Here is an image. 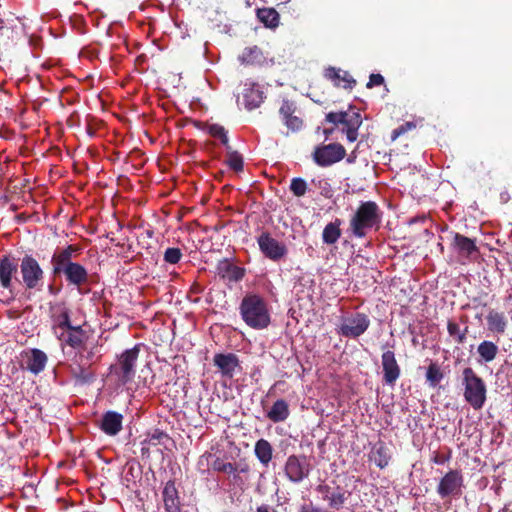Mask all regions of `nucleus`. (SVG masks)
<instances>
[{"mask_svg":"<svg viewBox=\"0 0 512 512\" xmlns=\"http://www.w3.org/2000/svg\"><path fill=\"white\" fill-rule=\"evenodd\" d=\"M242 320L252 329L262 330L270 324V312L266 301L256 294L246 295L239 306Z\"/></svg>","mask_w":512,"mask_h":512,"instance_id":"1","label":"nucleus"},{"mask_svg":"<svg viewBox=\"0 0 512 512\" xmlns=\"http://www.w3.org/2000/svg\"><path fill=\"white\" fill-rule=\"evenodd\" d=\"M381 222V211L373 201L362 202L350 219V230L357 238L366 236L367 231Z\"/></svg>","mask_w":512,"mask_h":512,"instance_id":"2","label":"nucleus"},{"mask_svg":"<svg viewBox=\"0 0 512 512\" xmlns=\"http://www.w3.org/2000/svg\"><path fill=\"white\" fill-rule=\"evenodd\" d=\"M462 385L464 399L475 410L481 409L486 402L487 388L484 380L479 377L471 367L462 371Z\"/></svg>","mask_w":512,"mask_h":512,"instance_id":"3","label":"nucleus"},{"mask_svg":"<svg viewBox=\"0 0 512 512\" xmlns=\"http://www.w3.org/2000/svg\"><path fill=\"white\" fill-rule=\"evenodd\" d=\"M20 269V283L28 290H41L44 281V271L38 261L26 254L18 263Z\"/></svg>","mask_w":512,"mask_h":512,"instance_id":"4","label":"nucleus"},{"mask_svg":"<svg viewBox=\"0 0 512 512\" xmlns=\"http://www.w3.org/2000/svg\"><path fill=\"white\" fill-rule=\"evenodd\" d=\"M138 356L139 345L127 349L120 355L118 363L114 366V372L121 384L125 385L133 380Z\"/></svg>","mask_w":512,"mask_h":512,"instance_id":"5","label":"nucleus"},{"mask_svg":"<svg viewBox=\"0 0 512 512\" xmlns=\"http://www.w3.org/2000/svg\"><path fill=\"white\" fill-rule=\"evenodd\" d=\"M346 155L345 148L339 143L317 146L313 152V160L321 167L331 166L341 161Z\"/></svg>","mask_w":512,"mask_h":512,"instance_id":"6","label":"nucleus"},{"mask_svg":"<svg viewBox=\"0 0 512 512\" xmlns=\"http://www.w3.org/2000/svg\"><path fill=\"white\" fill-rule=\"evenodd\" d=\"M370 320L363 313H356L342 318L338 333L344 337L356 338L362 335L369 327Z\"/></svg>","mask_w":512,"mask_h":512,"instance_id":"7","label":"nucleus"},{"mask_svg":"<svg viewBox=\"0 0 512 512\" xmlns=\"http://www.w3.org/2000/svg\"><path fill=\"white\" fill-rule=\"evenodd\" d=\"M463 476L458 470H450L441 479L437 486L438 495L444 499L461 495Z\"/></svg>","mask_w":512,"mask_h":512,"instance_id":"8","label":"nucleus"},{"mask_svg":"<svg viewBox=\"0 0 512 512\" xmlns=\"http://www.w3.org/2000/svg\"><path fill=\"white\" fill-rule=\"evenodd\" d=\"M285 475L293 483H300L309 476L310 464L305 456L290 455L284 466Z\"/></svg>","mask_w":512,"mask_h":512,"instance_id":"9","label":"nucleus"},{"mask_svg":"<svg viewBox=\"0 0 512 512\" xmlns=\"http://www.w3.org/2000/svg\"><path fill=\"white\" fill-rule=\"evenodd\" d=\"M260 251L272 261H279L287 254L285 244L273 238L269 233L264 232L257 238Z\"/></svg>","mask_w":512,"mask_h":512,"instance_id":"10","label":"nucleus"},{"mask_svg":"<svg viewBox=\"0 0 512 512\" xmlns=\"http://www.w3.org/2000/svg\"><path fill=\"white\" fill-rule=\"evenodd\" d=\"M18 261L10 256H3L0 259V286L13 293V280L18 281L16 275L18 272Z\"/></svg>","mask_w":512,"mask_h":512,"instance_id":"11","label":"nucleus"},{"mask_svg":"<svg viewBox=\"0 0 512 512\" xmlns=\"http://www.w3.org/2000/svg\"><path fill=\"white\" fill-rule=\"evenodd\" d=\"M62 344L68 345L73 349H80L85 345L88 338L87 333L82 329L81 326L69 325L64 330L58 332L56 330L55 335Z\"/></svg>","mask_w":512,"mask_h":512,"instance_id":"12","label":"nucleus"},{"mask_svg":"<svg viewBox=\"0 0 512 512\" xmlns=\"http://www.w3.org/2000/svg\"><path fill=\"white\" fill-rule=\"evenodd\" d=\"M49 316L53 323L52 328L56 335L58 332L64 330L66 327L71 325L69 310L64 302H50L49 303Z\"/></svg>","mask_w":512,"mask_h":512,"instance_id":"13","label":"nucleus"},{"mask_svg":"<svg viewBox=\"0 0 512 512\" xmlns=\"http://www.w3.org/2000/svg\"><path fill=\"white\" fill-rule=\"evenodd\" d=\"M317 492L328 503V506L335 510L341 509L347 500L346 491L340 487L332 488L329 485L323 484L317 487Z\"/></svg>","mask_w":512,"mask_h":512,"instance_id":"14","label":"nucleus"},{"mask_svg":"<svg viewBox=\"0 0 512 512\" xmlns=\"http://www.w3.org/2000/svg\"><path fill=\"white\" fill-rule=\"evenodd\" d=\"M381 364L384 382L388 385H394L401 373L400 366L395 358V353L391 350L385 351L381 356Z\"/></svg>","mask_w":512,"mask_h":512,"instance_id":"15","label":"nucleus"},{"mask_svg":"<svg viewBox=\"0 0 512 512\" xmlns=\"http://www.w3.org/2000/svg\"><path fill=\"white\" fill-rule=\"evenodd\" d=\"M244 105L248 110L255 109L260 106L264 99V93L261 87L254 82L247 81L243 89Z\"/></svg>","mask_w":512,"mask_h":512,"instance_id":"16","label":"nucleus"},{"mask_svg":"<svg viewBox=\"0 0 512 512\" xmlns=\"http://www.w3.org/2000/svg\"><path fill=\"white\" fill-rule=\"evenodd\" d=\"M23 361L24 367L31 373L37 375L44 370L47 363V356L43 351L35 348L25 353Z\"/></svg>","mask_w":512,"mask_h":512,"instance_id":"17","label":"nucleus"},{"mask_svg":"<svg viewBox=\"0 0 512 512\" xmlns=\"http://www.w3.org/2000/svg\"><path fill=\"white\" fill-rule=\"evenodd\" d=\"M122 421V414L115 411H108L103 415L100 427L105 434L115 436L122 429Z\"/></svg>","mask_w":512,"mask_h":512,"instance_id":"18","label":"nucleus"},{"mask_svg":"<svg viewBox=\"0 0 512 512\" xmlns=\"http://www.w3.org/2000/svg\"><path fill=\"white\" fill-rule=\"evenodd\" d=\"M78 249L69 245L68 247L62 249L59 252H55L51 258V263L53 265V274L57 275L61 273L65 267H68L72 262V254L76 252Z\"/></svg>","mask_w":512,"mask_h":512,"instance_id":"19","label":"nucleus"},{"mask_svg":"<svg viewBox=\"0 0 512 512\" xmlns=\"http://www.w3.org/2000/svg\"><path fill=\"white\" fill-rule=\"evenodd\" d=\"M69 284L80 287L88 280L87 270L79 263L70 264L61 270Z\"/></svg>","mask_w":512,"mask_h":512,"instance_id":"20","label":"nucleus"},{"mask_svg":"<svg viewBox=\"0 0 512 512\" xmlns=\"http://www.w3.org/2000/svg\"><path fill=\"white\" fill-rule=\"evenodd\" d=\"M216 269L219 276L229 281H239L244 276V270L231 263L228 259L219 261Z\"/></svg>","mask_w":512,"mask_h":512,"instance_id":"21","label":"nucleus"},{"mask_svg":"<svg viewBox=\"0 0 512 512\" xmlns=\"http://www.w3.org/2000/svg\"><path fill=\"white\" fill-rule=\"evenodd\" d=\"M214 365L217 366L223 375L232 377L239 361L235 354H216L214 356Z\"/></svg>","mask_w":512,"mask_h":512,"instance_id":"22","label":"nucleus"},{"mask_svg":"<svg viewBox=\"0 0 512 512\" xmlns=\"http://www.w3.org/2000/svg\"><path fill=\"white\" fill-rule=\"evenodd\" d=\"M453 246L459 256L466 259L478 252L477 246L472 239L458 233L454 236Z\"/></svg>","mask_w":512,"mask_h":512,"instance_id":"23","label":"nucleus"},{"mask_svg":"<svg viewBox=\"0 0 512 512\" xmlns=\"http://www.w3.org/2000/svg\"><path fill=\"white\" fill-rule=\"evenodd\" d=\"M163 501L167 512H179L178 492L173 481H168L163 490Z\"/></svg>","mask_w":512,"mask_h":512,"instance_id":"24","label":"nucleus"},{"mask_svg":"<svg viewBox=\"0 0 512 512\" xmlns=\"http://www.w3.org/2000/svg\"><path fill=\"white\" fill-rule=\"evenodd\" d=\"M488 330L497 333L504 334L507 328V319L502 312L496 310H490L486 316Z\"/></svg>","mask_w":512,"mask_h":512,"instance_id":"25","label":"nucleus"},{"mask_svg":"<svg viewBox=\"0 0 512 512\" xmlns=\"http://www.w3.org/2000/svg\"><path fill=\"white\" fill-rule=\"evenodd\" d=\"M289 405L283 399L275 401L267 413V417L274 423L283 422L289 417Z\"/></svg>","mask_w":512,"mask_h":512,"instance_id":"26","label":"nucleus"},{"mask_svg":"<svg viewBox=\"0 0 512 512\" xmlns=\"http://www.w3.org/2000/svg\"><path fill=\"white\" fill-rule=\"evenodd\" d=\"M498 351L499 348L494 342L488 340L482 341L477 347V353L479 355L478 363L492 362L496 358Z\"/></svg>","mask_w":512,"mask_h":512,"instance_id":"27","label":"nucleus"},{"mask_svg":"<svg viewBox=\"0 0 512 512\" xmlns=\"http://www.w3.org/2000/svg\"><path fill=\"white\" fill-rule=\"evenodd\" d=\"M254 453L259 462L267 467L272 460L273 448L272 445L266 439H259L255 443Z\"/></svg>","mask_w":512,"mask_h":512,"instance_id":"28","label":"nucleus"},{"mask_svg":"<svg viewBox=\"0 0 512 512\" xmlns=\"http://www.w3.org/2000/svg\"><path fill=\"white\" fill-rule=\"evenodd\" d=\"M342 221L340 219H335V221L328 223L322 233V239L325 244H334L338 241L341 236L340 226Z\"/></svg>","mask_w":512,"mask_h":512,"instance_id":"29","label":"nucleus"},{"mask_svg":"<svg viewBox=\"0 0 512 512\" xmlns=\"http://www.w3.org/2000/svg\"><path fill=\"white\" fill-rule=\"evenodd\" d=\"M326 76L334 81L335 85L340 86L341 82H343L344 88H352L356 81L350 77L347 72H342L340 70H336L335 68H329L326 71Z\"/></svg>","mask_w":512,"mask_h":512,"instance_id":"30","label":"nucleus"},{"mask_svg":"<svg viewBox=\"0 0 512 512\" xmlns=\"http://www.w3.org/2000/svg\"><path fill=\"white\" fill-rule=\"evenodd\" d=\"M239 60L243 64L255 65L260 64L264 60L263 53L257 46L246 48L239 56Z\"/></svg>","mask_w":512,"mask_h":512,"instance_id":"31","label":"nucleus"},{"mask_svg":"<svg viewBox=\"0 0 512 512\" xmlns=\"http://www.w3.org/2000/svg\"><path fill=\"white\" fill-rule=\"evenodd\" d=\"M258 19L269 28H276L279 24V14L273 8H262L257 11Z\"/></svg>","mask_w":512,"mask_h":512,"instance_id":"32","label":"nucleus"},{"mask_svg":"<svg viewBox=\"0 0 512 512\" xmlns=\"http://www.w3.org/2000/svg\"><path fill=\"white\" fill-rule=\"evenodd\" d=\"M72 373L77 383L87 384L95 379V374L89 369L85 363L78 362V366L72 369Z\"/></svg>","mask_w":512,"mask_h":512,"instance_id":"33","label":"nucleus"},{"mask_svg":"<svg viewBox=\"0 0 512 512\" xmlns=\"http://www.w3.org/2000/svg\"><path fill=\"white\" fill-rule=\"evenodd\" d=\"M226 148L225 163L235 172L243 170V157L235 150L232 149L230 144Z\"/></svg>","mask_w":512,"mask_h":512,"instance_id":"34","label":"nucleus"},{"mask_svg":"<svg viewBox=\"0 0 512 512\" xmlns=\"http://www.w3.org/2000/svg\"><path fill=\"white\" fill-rule=\"evenodd\" d=\"M447 330L449 336L452 337L457 344H463L466 341L468 327L461 329L458 323L454 321H448Z\"/></svg>","mask_w":512,"mask_h":512,"instance_id":"35","label":"nucleus"},{"mask_svg":"<svg viewBox=\"0 0 512 512\" xmlns=\"http://www.w3.org/2000/svg\"><path fill=\"white\" fill-rule=\"evenodd\" d=\"M361 122L360 115L358 113H354L353 116L350 117L348 124L345 125L347 126L345 133L350 142L356 141L358 137V128L361 125Z\"/></svg>","mask_w":512,"mask_h":512,"instance_id":"36","label":"nucleus"},{"mask_svg":"<svg viewBox=\"0 0 512 512\" xmlns=\"http://www.w3.org/2000/svg\"><path fill=\"white\" fill-rule=\"evenodd\" d=\"M207 132L215 137V138H219L221 143L225 146V147H228L229 145V138L227 136V131L225 130V128L219 124H209L207 125Z\"/></svg>","mask_w":512,"mask_h":512,"instance_id":"37","label":"nucleus"},{"mask_svg":"<svg viewBox=\"0 0 512 512\" xmlns=\"http://www.w3.org/2000/svg\"><path fill=\"white\" fill-rule=\"evenodd\" d=\"M372 459L378 467L384 468L388 465L390 457L387 454V449L384 446H379L373 452Z\"/></svg>","mask_w":512,"mask_h":512,"instance_id":"38","label":"nucleus"},{"mask_svg":"<svg viewBox=\"0 0 512 512\" xmlns=\"http://www.w3.org/2000/svg\"><path fill=\"white\" fill-rule=\"evenodd\" d=\"M443 374L436 364H431L426 372V379L431 386L435 387L442 380Z\"/></svg>","mask_w":512,"mask_h":512,"instance_id":"39","label":"nucleus"},{"mask_svg":"<svg viewBox=\"0 0 512 512\" xmlns=\"http://www.w3.org/2000/svg\"><path fill=\"white\" fill-rule=\"evenodd\" d=\"M290 190L296 197H302L307 191V183L302 178H293L291 180Z\"/></svg>","mask_w":512,"mask_h":512,"instance_id":"40","label":"nucleus"},{"mask_svg":"<svg viewBox=\"0 0 512 512\" xmlns=\"http://www.w3.org/2000/svg\"><path fill=\"white\" fill-rule=\"evenodd\" d=\"M326 121L333 124L346 125L350 121L347 112H330L326 115Z\"/></svg>","mask_w":512,"mask_h":512,"instance_id":"41","label":"nucleus"},{"mask_svg":"<svg viewBox=\"0 0 512 512\" xmlns=\"http://www.w3.org/2000/svg\"><path fill=\"white\" fill-rule=\"evenodd\" d=\"M95 356V352L93 348L88 349L85 345L79 349V352L77 354L78 362L85 363V365L90 366L93 362Z\"/></svg>","mask_w":512,"mask_h":512,"instance_id":"42","label":"nucleus"},{"mask_svg":"<svg viewBox=\"0 0 512 512\" xmlns=\"http://www.w3.org/2000/svg\"><path fill=\"white\" fill-rule=\"evenodd\" d=\"M182 258V252L179 248H167L164 252V261L169 264H176Z\"/></svg>","mask_w":512,"mask_h":512,"instance_id":"43","label":"nucleus"},{"mask_svg":"<svg viewBox=\"0 0 512 512\" xmlns=\"http://www.w3.org/2000/svg\"><path fill=\"white\" fill-rule=\"evenodd\" d=\"M164 439H169L168 435L163 431L155 429L153 432L148 434L146 441L148 444L155 446L162 443Z\"/></svg>","mask_w":512,"mask_h":512,"instance_id":"44","label":"nucleus"},{"mask_svg":"<svg viewBox=\"0 0 512 512\" xmlns=\"http://www.w3.org/2000/svg\"><path fill=\"white\" fill-rule=\"evenodd\" d=\"M213 469L218 472H223L227 474H232L236 472L235 466L230 462H223L220 459H217L213 463Z\"/></svg>","mask_w":512,"mask_h":512,"instance_id":"45","label":"nucleus"},{"mask_svg":"<svg viewBox=\"0 0 512 512\" xmlns=\"http://www.w3.org/2000/svg\"><path fill=\"white\" fill-rule=\"evenodd\" d=\"M286 126L291 129L292 131H297L302 126V120L294 115H291L284 119Z\"/></svg>","mask_w":512,"mask_h":512,"instance_id":"46","label":"nucleus"},{"mask_svg":"<svg viewBox=\"0 0 512 512\" xmlns=\"http://www.w3.org/2000/svg\"><path fill=\"white\" fill-rule=\"evenodd\" d=\"M293 112H294L293 105L288 101H284L280 108V114L282 115L283 120L286 119L287 117L293 115Z\"/></svg>","mask_w":512,"mask_h":512,"instance_id":"47","label":"nucleus"},{"mask_svg":"<svg viewBox=\"0 0 512 512\" xmlns=\"http://www.w3.org/2000/svg\"><path fill=\"white\" fill-rule=\"evenodd\" d=\"M384 78L380 74H371L369 77V82L367 83V87L371 88L373 86H379L383 84Z\"/></svg>","mask_w":512,"mask_h":512,"instance_id":"48","label":"nucleus"},{"mask_svg":"<svg viewBox=\"0 0 512 512\" xmlns=\"http://www.w3.org/2000/svg\"><path fill=\"white\" fill-rule=\"evenodd\" d=\"M413 127H415V125L413 123L407 122L405 125H402L393 131L392 138L393 139L397 138L398 136L404 134L407 130L412 129Z\"/></svg>","mask_w":512,"mask_h":512,"instance_id":"49","label":"nucleus"},{"mask_svg":"<svg viewBox=\"0 0 512 512\" xmlns=\"http://www.w3.org/2000/svg\"><path fill=\"white\" fill-rule=\"evenodd\" d=\"M256 512H276V510L269 505L263 504L257 507Z\"/></svg>","mask_w":512,"mask_h":512,"instance_id":"50","label":"nucleus"},{"mask_svg":"<svg viewBox=\"0 0 512 512\" xmlns=\"http://www.w3.org/2000/svg\"><path fill=\"white\" fill-rule=\"evenodd\" d=\"M499 512H511V511L507 506H505Z\"/></svg>","mask_w":512,"mask_h":512,"instance_id":"51","label":"nucleus"},{"mask_svg":"<svg viewBox=\"0 0 512 512\" xmlns=\"http://www.w3.org/2000/svg\"><path fill=\"white\" fill-rule=\"evenodd\" d=\"M332 133V130H324V134L326 135V137H328L330 134Z\"/></svg>","mask_w":512,"mask_h":512,"instance_id":"52","label":"nucleus"},{"mask_svg":"<svg viewBox=\"0 0 512 512\" xmlns=\"http://www.w3.org/2000/svg\"><path fill=\"white\" fill-rule=\"evenodd\" d=\"M434 462L437 464H442L443 460L438 459L437 457L434 459Z\"/></svg>","mask_w":512,"mask_h":512,"instance_id":"53","label":"nucleus"},{"mask_svg":"<svg viewBox=\"0 0 512 512\" xmlns=\"http://www.w3.org/2000/svg\"><path fill=\"white\" fill-rule=\"evenodd\" d=\"M246 471H247V468H242V469L240 470V472H242V473H244V472H246Z\"/></svg>","mask_w":512,"mask_h":512,"instance_id":"54","label":"nucleus"},{"mask_svg":"<svg viewBox=\"0 0 512 512\" xmlns=\"http://www.w3.org/2000/svg\"><path fill=\"white\" fill-rule=\"evenodd\" d=\"M349 163H351L353 161V158H350L347 160Z\"/></svg>","mask_w":512,"mask_h":512,"instance_id":"55","label":"nucleus"}]
</instances>
